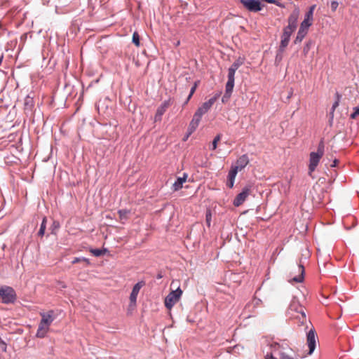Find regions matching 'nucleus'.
Returning a JSON list of instances; mask_svg holds the SVG:
<instances>
[{
    "mask_svg": "<svg viewBox=\"0 0 359 359\" xmlns=\"http://www.w3.org/2000/svg\"><path fill=\"white\" fill-rule=\"evenodd\" d=\"M133 43L137 46L139 47L140 45V36L137 32H135L133 34Z\"/></svg>",
    "mask_w": 359,
    "mask_h": 359,
    "instance_id": "26",
    "label": "nucleus"
},
{
    "mask_svg": "<svg viewBox=\"0 0 359 359\" xmlns=\"http://www.w3.org/2000/svg\"><path fill=\"white\" fill-rule=\"evenodd\" d=\"M307 34V30L299 28L296 39L294 40V43H301L306 34Z\"/></svg>",
    "mask_w": 359,
    "mask_h": 359,
    "instance_id": "20",
    "label": "nucleus"
},
{
    "mask_svg": "<svg viewBox=\"0 0 359 359\" xmlns=\"http://www.w3.org/2000/svg\"><path fill=\"white\" fill-rule=\"evenodd\" d=\"M240 65L241 64L239 62H236L233 63V65L229 68L233 69L234 71H236L239 68Z\"/></svg>",
    "mask_w": 359,
    "mask_h": 359,
    "instance_id": "37",
    "label": "nucleus"
},
{
    "mask_svg": "<svg viewBox=\"0 0 359 359\" xmlns=\"http://www.w3.org/2000/svg\"><path fill=\"white\" fill-rule=\"evenodd\" d=\"M280 344V350H281V351H283L285 349L290 348L289 345H288L287 342L286 341V340H283Z\"/></svg>",
    "mask_w": 359,
    "mask_h": 359,
    "instance_id": "33",
    "label": "nucleus"
},
{
    "mask_svg": "<svg viewBox=\"0 0 359 359\" xmlns=\"http://www.w3.org/2000/svg\"><path fill=\"white\" fill-rule=\"evenodd\" d=\"M310 50V43H307L304 47L303 52L304 55H306Z\"/></svg>",
    "mask_w": 359,
    "mask_h": 359,
    "instance_id": "38",
    "label": "nucleus"
},
{
    "mask_svg": "<svg viewBox=\"0 0 359 359\" xmlns=\"http://www.w3.org/2000/svg\"><path fill=\"white\" fill-rule=\"evenodd\" d=\"M353 112L351 114V118L355 119L358 116H359V106L353 108Z\"/></svg>",
    "mask_w": 359,
    "mask_h": 359,
    "instance_id": "32",
    "label": "nucleus"
},
{
    "mask_svg": "<svg viewBox=\"0 0 359 359\" xmlns=\"http://www.w3.org/2000/svg\"><path fill=\"white\" fill-rule=\"evenodd\" d=\"M265 359H277L276 358L272 353H267L265 356Z\"/></svg>",
    "mask_w": 359,
    "mask_h": 359,
    "instance_id": "41",
    "label": "nucleus"
},
{
    "mask_svg": "<svg viewBox=\"0 0 359 359\" xmlns=\"http://www.w3.org/2000/svg\"><path fill=\"white\" fill-rule=\"evenodd\" d=\"M211 220H212V213L210 210H208L206 211V215H205V221H206V224H207L208 226H210Z\"/></svg>",
    "mask_w": 359,
    "mask_h": 359,
    "instance_id": "28",
    "label": "nucleus"
},
{
    "mask_svg": "<svg viewBox=\"0 0 359 359\" xmlns=\"http://www.w3.org/2000/svg\"><path fill=\"white\" fill-rule=\"evenodd\" d=\"M315 5L312 6L310 8L309 11L306 13L304 20L301 23L299 28L307 30L308 28L312 25L313 11L315 9Z\"/></svg>",
    "mask_w": 359,
    "mask_h": 359,
    "instance_id": "9",
    "label": "nucleus"
},
{
    "mask_svg": "<svg viewBox=\"0 0 359 359\" xmlns=\"http://www.w3.org/2000/svg\"><path fill=\"white\" fill-rule=\"evenodd\" d=\"M280 359H294L292 357L286 354L284 351L280 352Z\"/></svg>",
    "mask_w": 359,
    "mask_h": 359,
    "instance_id": "34",
    "label": "nucleus"
},
{
    "mask_svg": "<svg viewBox=\"0 0 359 359\" xmlns=\"http://www.w3.org/2000/svg\"><path fill=\"white\" fill-rule=\"evenodd\" d=\"M130 211L127 210H120L118 212V214L119 215V219L121 220L127 219L128 215L129 214Z\"/></svg>",
    "mask_w": 359,
    "mask_h": 359,
    "instance_id": "24",
    "label": "nucleus"
},
{
    "mask_svg": "<svg viewBox=\"0 0 359 359\" xmlns=\"http://www.w3.org/2000/svg\"><path fill=\"white\" fill-rule=\"evenodd\" d=\"M296 269L299 275L293 277L290 281L301 283L304 280V268L302 265L299 264L297 266Z\"/></svg>",
    "mask_w": 359,
    "mask_h": 359,
    "instance_id": "17",
    "label": "nucleus"
},
{
    "mask_svg": "<svg viewBox=\"0 0 359 359\" xmlns=\"http://www.w3.org/2000/svg\"><path fill=\"white\" fill-rule=\"evenodd\" d=\"M161 116H158V113L156 112L154 118L155 121H160L161 120Z\"/></svg>",
    "mask_w": 359,
    "mask_h": 359,
    "instance_id": "42",
    "label": "nucleus"
},
{
    "mask_svg": "<svg viewBox=\"0 0 359 359\" xmlns=\"http://www.w3.org/2000/svg\"><path fill=\"white\" fill-rule=\"evenodd\" d=\"M289 314L294 318L304 320L306 318L304 308L300 305L298 301L292 300L288 309Z\"/></svg>",
    "mask_w": 359,
    "mask_h": 359,
    "instance_id": "4",
    "label": "nucleus"
},
{
    "mask_svg": "<svg viewBox=\"0 0 359 359\" xmlns=\"http://www.w3.org/2000/svg\"><path fill=\"white\" fill-rule=\"evenodd\" d=\"M316 332L313 330H311L307 334V344L309 348V355L312 354L316 348Z\"/></svg>",
    "mask_w": 359,
    "mask_h": 359,
    "instance_id": "10",
    "label": "nucleus"
},
{
    "mask_svg": "<svg viewBox=\"0 0 359 359\" xmlns=\"http://www.w3.org/2000/svg\"><path fill=\"white\" fill-rule=\"evenodd\" d=\"M41 317V322L50 326L54 320V311L53 310L48 311L47 313H40Z\"/></svg>",
    "mask_w": 359,
    "mask_h": 359,
    "instance_id": "14",
    "label": "nucleus"
},
{
    "mask_svg": "<svg viewBox=\"0 0 359 359\" xmlns=\"http://www.w3.org/2000/svg\"><path fill=\"white\" fill-rule=\"evenodd\" d=\"M298 15V12H293L287 19L288 25L284 27L283 34L281 35L280 44V50L281 51H283L287 46L290 39V36L297 28Z\"/></svg>",
    "mask_w": 359,
    "mask_h": 359,
    "instance_id": "1",
    "label": "nucleus"
},
{
    "mask_svg": "<svg viewBox=\"0 0 359 359\" xmlns=\"http://www.w3.org/2000/svg\"><path fill=\"white\" fill-rule=\"evenodd\" d=\"M1 60H2V57L0 58V63L1 62Z\"/></svg>",
    "mask_w": 359,
    "mask_h": 359,
    "instance_id": "44",
    "label": "nucleus"
},
{
    "mask_svg": "<svg viewBox=\"0 0 359 359\" xmlns=\"http://www.w3.org/2000/svg\"><path fill=\"white\" fill-rule=\"evenodd\" d=\"M249 163L248 157L246 154L240 156L236 163L232 165L231 167L236 168V170L241 171Z\"/></svg>",
    "mask_w": 359,
    "mask_h": 359,
    "instance_id": "12",
    "label": "nucleus"
},
{
    "mask_svg": "<svg viewBox=\"0 0 359 359\" xmlns=\"http://www.w3.org/2000/svg\"><path fill=\"white\" fill-rule=\"evenodd\" d=\"M339 6V4L336 1H332L330 4V8L332 11H335Z\"/></svg>",
    "mask_w": 359,
    "mask_h": 359,
    "instance_id": "35",
    "label": "nucleus"
},
{
    "mask_svg": "<svg viewBox=\"0 0 359 359\" xmlns=\"http://www.w3.org/2000/svg\"><path fill=\"white\" fill-rule=\"evenodd\" d=\"M187 177V174H184L182 177H178L176 182L173 184V189L175 191H177L182 187V184L186 182Z\"/></svg>",
    "mask_w": 359,
    "mask_h": 359,
    "instance_id": "18",
    "label": "nucleus"
},
{
    "mask_svg": "<svg viewBox=\"0 0 359 359\" xmlns=\"http://www.w3.org/2000/svg\"><path fill=\"white\" fill-rule=\"evenodd\" d=\"M266 2L269 3V4H276V6H278L280 8L285 7V6L280 2V0H266Z\"/></svg>",
    "mask_w": 359,
    "mask_h": 359,
    "instance_id": "30",
    "label": "nucleus"
},
{
    "mask_svg": "<svg viewBox=\"0 0 359 359\" xmlns=\"http://www.w3.org/2000/svg\"><path fill=\"white\" fill-rule=\"evenodd\" d=\"M15 290L8 286L0 287V300L4 304H12L16 300Z\"/></svg>",
    "mask_w": 359,
    "mask_h": 359,
    "instance_id": "3",
    "label": "nucleus"
},
{
    "mask_svg": "<svg viewBox=\"0 0 359 359\" xmlns=\"http://www.w3.org/2000/svg\"><path fill=\"white\" fill-rule=\"evenodd\" d=\"M339 98L337 99V100L336 102H334V103L332 105V111H331V114H333L335 109L339 106Z\"/></svg>",
    "mask_w": 359,
    "mask_h": 359,
    "instance_id": "39",
    "label": "nucleus"
},
{
    "mask_svg": "<svg viewBox=\"0 0 359 359\" xmlns=\"http://www.w3.org/2000/svg\"><path fill=\"white\" fill-rule=\"evenodd\" d=\"M219 95H216L214 97L209 99L207 102L203 103L201 107H200L195 114L199 115L202 117L203 114L208 111V110L212 107V106L215 104L216 100H217Z\"/></svg>",
    "mask_w": 359,
    "mask_h": 359,
    "instance_id": "8",
    "label": "nucleus"
},
{
    "mask_svg": "<svg viewBox=\"0 0 359 359\" xmlns=\"http://www.w3.org/2000/svg\"><path fill=\"white\" fill-rule=\"evenodd\" d=\"M50 326H48L46 324H43L42 322L40 321L39 324V327L37 329V332L36 334V337L38 338H43L46 334L48 333L49 330Z\"/></svg>",
    "mask_w": 359,
    "mask_h": 359,
    "instance_id": "16",
    "label": "nucleus"
},
{
    "mask_svg": "<svg viewBox=\"0 0 359 359\" xmlns=\"http://www.w3.org/2000/svg\"><path fill=\"white\" fill-rule=\"evenodd\" d=\"M221 140V135L219 134L217 135L213 140L212 141V150H215L217 149V143L220 141Z\"/></svg>",
    "mask_w": 359,
    "mask_h": 359,
    "instance_id": "27",
    "label": "nucleus"
},
{
    "mask_svg": "<svg viewBox=\"0 0 359 359\" xmlns=\"http://www.w3.org/2000/svg\"><path fill=\"white\" fill-rule=\"evenodd\" d=\"M324 143L321 141L318 147L316 152H311L309 156V175H311V173L316 170L320 158L324 154Z\"/></svg>",
    "mask_w": 359,
    "mask_h": 359,
    "instance_id": "2",
    "label": "nucleus"
},
{
    "mask_svg": "<svg viewBox=\"0 0 359 359\" xmlns=\"http://www.w3.org/2000/svg\"><path fill=\"white\" fill-rule=\"evenodd\" d=\"M233 86H234V81H227V83L226 84L225 93L222 100V102H225L229 99V97H231V95L232 93Z\"/></svg>",
    "mask_w": 359,
    "mask_h": 359,
    "instance_id": "15",
    "label": "nucleus"
},
{
    "mask_svg": "<svg viewBox=\"0 0 359 359\" xmlns=\"http://www.w3.org/2000/svg\"><path fill=\"white\" fill-rule=\"evenodd\" d=\"M144 285V282H139L133 286L130 295V306H135L138 293Z\"/></svg>",
    "mask_w": 359,
    "mask_h": 359,
    "instance_id": "11",
    "label": "nucleus"
},
{
    "mask_svg": "<svg viewBox=\"0 0 359 359\" xmlns=\"http://www.w3.org/2000/svg\"><path fill=\"white\" fill-rule=\"evenodd\" d=\"M271 348H273L275 351L280 350V344L278 342H274L271 345Z\"/></svg>",
    "mask_w": 359,
    "mask_h": 359,
    "instance_id": "36",
    "label": "nucleus"
},
{
    "mask_svg": "<svg viewBox=\"0 0 359 359\" xmlns=\"http://www.w3.org/2000/svg\"><path fill=\"white\" fill-rule=\"evenodd\" d=\"M338 161L337 160H334V165H332V166H336L337 163Z\"/></svg>",
    "mask_w": 359,
    "mask_h": 359,
    "instance_id": "43",
    "label": "nucleus"
},
{
    "mask_svg": "<svg viewBox=\"0 0 359 359\" xmlns=\"http://www.w3.org/2000/svg\"><path fill=\"white\" fill-rule=\"evenodd\" d=\"M81 261H83V262H86L88 264H89V261H88V259H86V258H84V257H83V258L75 257V258L73 259V261L72 262V263L73 264H76V263L80 262H81Z\"/></svg>",
    "mask_w": 359,
    "mask_h": 359,
    "instance_id": "31",
    "label": "nucleus"
},
{
    "mask_svg": "<svg viewBox=\"0 0 359 359\" xmlns=\"http://www.w3.org/2000/svg\"><path fill=\"white\" fill-rule=\"evenodd\" d=\"M234 181L235 180H227V182H226V185L227 187H229V188H233V184H234Z\"/></svg>",
    "mask_w": 359,
    "mask_h": 359,
    "instance_id": "40",
    "label": "nucleus"
},
{
    "mask_svg": "<svg viewBox=\"0 0 359 359\" xmlns=\"http://www.w3.org/2000/svg\"><path fill=\"white\" fill-rule=\"evenodd\" d=\"M170 100L164 101L157 109L156 112L158 113V116H162L167 109L170 107Z\"/></svg>",
    "mask_w": 359,
    "mask_h": 359,
    "instance_id": "19",
    "label": "nucleus"
},
{
    "mask_svg": "<svg viewBox=\"0 0 359 359\" xmlns=\"http://www.w3.org/2000/svg\"><path fill=\"white\" fill-rule=\"evenodd\" d=\"M201 118L202 117L200 116L199 115L194 114L193 118L189 125L187 137L191 135L198 128L199 123L201 120Z\"/></svg>",
    "mask_w": 359,
    "mask_h": 359,
    "instance_id": "13",
    "label": "nucleus"
},
{
    "mask_svg": "<svg viewBox=\"0 0 359 359\" xmlns=\"http://www.w3.org/2000/svg\"><path fill=\"white\" fill-rule=\"evenodd\" d=\"M199 83V81H196L194 84V86L191 87V90H190V93H189V95L187 99V100L185 101L184 102V104H187L188 103V102L189 101V100L191 98L192 95L194 94L197 87H198V85Z\"/></svg>",
    "mask_w": 359,
    "mask_h": 359,
    "instance_id": "22",
    "label": "nucleus"
},
{
    "mask_svg": "<svg viewBox=\"0 0 359 359\" xmlns=\"http://www.w3.org/2000/svg\"><path fill=\"white\" fill-rule=\"evenodd\" d=\"M182 290L177 287L175 290L170 292L165 299V306L167 309H171L172 306L180 300Z\"/></svg>",
    "mask_w": 359,
    "mask_h": 359,
    "instance_id": "5",
    "label": "nucleus"
},
{
    "mask_svg": "<svg viewBox=\"0 0 359 359\" xmlns=\"http://www.w3.org/2000/svg\"><path fill=\"white\" fill-rule=\"evenodd\" d=\"M46 222H47V219L46 217H43V220H42V222L41 224V226H40V229H39V231L38 232V235L41 237H42L44 233H45V231H46Z\"/></svg>",
    "mask_w": 359,
    "mask_h": 359,
    "instance_id": "21",
    "label": "nucleus"
},
{
    "mask_svg": "<svg viewBox=\"0 0 359 359\" xmlns=\"http://www.w3.org/2000/svg\"><path fill=\"white\" fill-rule=\"evenodd\" d=\"M238 170H236V168H233V167H231V169L228 174V179L229 180H235V178L236 177V175L238 173Z\"/></svg>",
    "mask_w": 359,
    "mask_h": 359,
    "instance_id": "23",
    "label": "nucleus"
},
{
    "mask_svg": "<svg viewBox=\"0 0 359 359\" xmlns=\"http://www.w3.org/2000/svg\"><path fill=\"white\" fill-rule=\"evenodd\" d=\"M251 190L250 186H246L243 188V191L238 194L234 198L233 204L236 207H238L243 203L246 198L250 195Z\"/></svg>",
    "mask_w": 359,
    "mask_h": 359,
    "instance_id": "6",
    "label": "nucleus"
},
{
    "mask_svg": "<svg viewBox=\"0 0 359 359\" xmlns=\"http://www.w3.org/2000/svg\"><path fill=\"white\" fill-rule=\"evenodd\" d=\"M241 4L249 11L258 12L262 9L260 3L256 0H240Z\"/></svg>",
    "mask_w": 359,
    "mask_h": 359,
    "instance_id": "7",
    "label": "nucleus"
},
{
    "mask_svg": "<svg viewBox=\"0 0 359 359\" xmlns=\"http://www.w3.org/2000/svg\"><path fill=\"white\" fill-rule=\"evenodd\" d=\"M107 250L105 249L100 250V249H92L90 250V252L95 257H100L103 255Z\"/></svg>",
    "mask_w": 359,
    "mask_h": 359,
    "instance_id": "25",
    "label": "nucleus"
},
{
    "mask_svg": "<svg viewBox=\"0 0 359 359\" xmlns=\"http://www.w3.org/2000/svg\"><path fill=\"white\" fill-rule=\"evenodd\" d=\"M235 73H236V71H234L233 69L229 68V70H228V81H234V80H235V78H234Z\"/></svg>",
    "mask_w": 359,
    "mask_h": 359,
    "instance_id": "29",
    "label": "nucleus"
}]
</instances>
